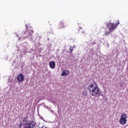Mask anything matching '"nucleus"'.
Returning <instances> with one entry per match:
<instances>
[{
    "label": "nucleus",
    "instance_id": "nucleus-1",
    "mask_svg": "<svg viewBox=\"0 0 128 128\" xmlns=\"http://www.w3.org/2000/svg\"><path fill=\"white\" fill-rule=\"evenodd\" d=\"M88 90L90 94L92 96L98 98L102 96L100 92V88L95 82H92L88 86Z\"/></svg>",
    "mask_w": 128,
    "mask_h": 128
},
{
    "label": "nucleus",
    "instance_id": "nucleus-2",
    "mask_svg": "<svg viewBox=\"0 0 128 128\" xmlns=\"http://www.w3.org/2000/svg\"><path fill=\"white\" fill-rule=\"evenodd\" d=\"M128 116L124 113H122L121 115L120 118V122L121 124H126V118Z\"/></svg>",
    "mask_w": 128,
    "mask_h": 128
},
{
    "label": "nucleus",
    "instance_id": "nucleus-3",
    "mask_svg": "<svg viewBox=\"0 0 128 128\" xmlns=\"http://www.w3.org/2000/svg\"><path fill=\"white\" fill-rule=\"evenodd\" d=\"M36 122L34 121V120H32L29 121V122L26 125L24 124V128H34L36 126Z\"/></svg>",
    "mask_w": 128,
    "mask_h": 128
},
{
    "label": "nucleus",
    "instance_id": "nucleus-4",
    "mask_svg": "<svg viewBox=\"0 0 128 128\" xmlns=\"http://www.w3.org/2000/svg\"><path fill=\"white\" fill-rule=\"evenodd\" d=\"M32 34H34V30H31L30 32L26 30L24 34V36L22 38H30Z\"/></svg>",
    "mask_w": 128,
    "mask_h": 128
},
{
    "label": "nucleus",
    "instance_id": "nucleus-5",
    "mask_svg": "<svg viewBox=\"0 0 128 128\" xmlns=\"http://www.w3.org/2000/svg\"><path fill=\"white\" fill-rule=\"evenodd\" d=\"M106 26L108 27V30H110V32H112L116 26H118V24H112V22L110 23H106Z\"/></svg>",
    "mask_w": 128,
    "mask_h": 128
},
{
    "label": "nucleus",
    "instance_id": "nucleus-6",
    "mask_svg": "<svg viewBox=\"0 0 128 128\" xmlns=\"http://www.w3.org/2000/svg\"><path fill=\"white\" fill-rule=\"evenodd\" d=\"M17 80L18 82H22L24 80V77L22 74H20L17 76Z\"/></svg>",
    "mask_w": 128,
    "mask_h": 128
},
{
    "label": "nucleus",
    "instance_id": "nucleus-7",
    "mask_svg": "<svg viewBox=\"0 0 128 128\" xmlns=\"http://www.w3.org/2000/svg\"><path fill=\"white\" fill-rule=\"evenodd\" d=\"M28 117H24L22 120V124H23V128H24V124L26 126L28 124V121L27 120Z\"/></svg>",
    "mask_w": 128,
    "mask_h": 128
},
{
    "label": "nucleus",
    "instance_id": "nucleus-8",
    "mask_svg": "<svg viewBox=\"0 0 128 128\" xmlns=\"http://www.w3.org/2000/svg\"><path fill=\"white\" fill-rule=\"evenodd\" d=\"M49 66L51 68H56V62L54 61H51L49 63Z\"/></svg>",
    "mask_w": 128,
    "mask_h": 128
},
{
    "label": "nucleus",
    "instance_id": "nucleus-9",
    "mask_svg": "<svg viewBox=\"0 0 128 128\" xmlns=\"http://www.w3.org/2000/svg\"><path fill=\"white\" fill-rule=\"evenodd\" d=\"M68 70H64L62 73V76H68Z\"/></svg>",
    "mask_w": 128,
    "mask_h": 128
},
{
    "label": "nucleus",
    "instance_id": "nucleus-10",
    "mask_svg": "<svg viewBox=\"0 0 128 128\" xmlns=\"http://www.w3.org/2000/svg\"><path fill=\"white\" fill-rule=\"evenodd\" d=\"M64 28V22H60L59 28Z\"/></svg>",
    "mask_w": 128,
    "mask_h": 128
},
{
    "label": "nucleus",
    "instance_id": "nucleus-11",
    "mask_svg": "<svg viewBox=\"0 0 128 128\" xmlns=\"http://www.w3.org/2000/svg\"><path fill=\"white\" fill-rule=\"evenodd\" d=\"M69 50H70V53L72 54V51L74 50V48H72V46H70Z\"/></svg>",
    "mask_w": 128,
    "mask_h": 128
},
{
    "label": "nucleus",
    "instance_id": "nucleus-12",
    "mask_svg": "<svg viewBox=\"0 0 128 128\" xmlns=\"http://www.w3.org/2000/svg\"><path fill=\"white\" fill-rule=\"evenodd\" d=\"M120 88H122V86H124V82H120Z\"/></svg>",
    "mask_w": 128,
    "mask_h": 128
},
{
    "label": "nucleus",
    "instance_id": "nucleus-13",
    "mask_svg": "<svg viewBox=\"0 0 128 128\" xmlns=\"http://www.w3.org/2000/svg\"><path fill=\"white\" fill-rule=\"evenodd\" d=\"M84 96H88V92L87 91H84L83 92Z\"/></svg>",
    "mask_w": 128,
    "mask_h": 128
},
{
    "label": "nucleus",
    "instance_id": "nucleus-14",
    "mask_svg": "<svg viewBox=\"0 0 128 128\" xmlns=\"http://www.w3.org/2000/svg\"><path fill=\"white\" fill-rule=\"evenodd\" d=\"M110 34V32H106L104 34L105 36H108Z\"/></svg>",
    "mask_w": 128,
    "mask_h": 128
},
{
    "label": "nucleus",
    "instance_id": "nucleus-15",
    "mask_svg": "<svg viewBox=\"0 0 128 128\" xmlns=\"http://www.w3.org/2000/svg\"><path fill=\"white\" fill-rule=\"evenodd\" d=\"M82 36H86V32H82Z\"/></svg>",
    "mask_w": 128,
    "mask_h": 128
},
{
    "label": "nucleus",
    "instance_id": "nucleus-16",
    "mask_svg": "<svg viewBox=\"0 0 128 128\" xmlns=\"http://www.w3.org/2000/svg\"><path fill=\"white\" fill-rule=\"evenodd\" d=\"M22 122H20L19 126V128H22Z\"/></svg>",
    "mask_w": 128,
    "mask_h": 128
},
{
    "label": "nucleus",
    "instance_id": "nucleus-17",
    "mask_svg": "<svg viewBox=\"0 0 128 128\" xmlns=\"http://www.w3.org/2000/svg\"><path fill=\"white\" fill-rule=\"evenodd\" d=\"M92 46H94V44H96V41H94L92 43Z\"/></svg>",
    "mask_w": 128,
    "mask_h": 128
},
{
    "label": "nucleus",
    "instance_id": "nucleus-18",
    "mask_svg": "<svg viewBox=\"0 0 128 128\" xmlns=\"http://www.w3.org/2000/svg\"><path fill=\"white\" fill-rule=\"evenodd\" d=\"M26 30H28V26H26Z\"/></svg>",
    "mask_w": 128,
    "mask_h": 128
}]
</instances>
